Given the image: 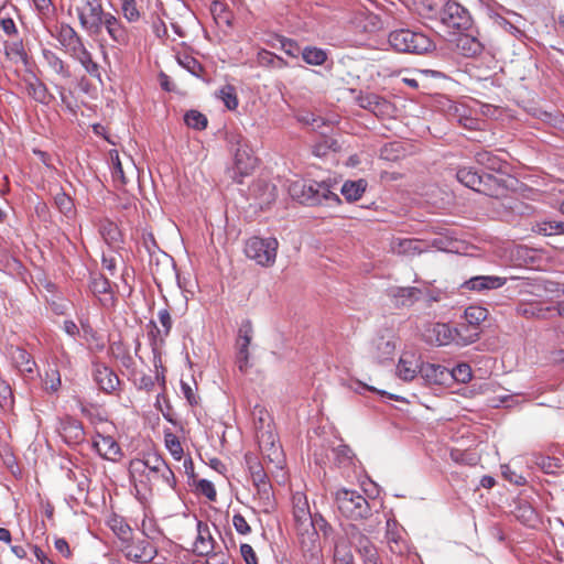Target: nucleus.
<instances>
[{"instance_id":"f257e3e1","label":"nucleus","mask_w":564,"mask_h":564,"mask_svg":"<svg viewBox=\"0 0 564 564\" xmlns=\"http://www.w3.org/2000/svg\"><path fill=\"white\" fill-rule=\"evenodd\" d=\"M130 478L138 492H152L154 489H173L176 479L167 463L156 454L132 459L129 464Z\"/></svg>"},{"instance_id":"f03ea898","label":"nucleus","mask_w":564,"mask_h":564,"mask_svg":"<svg viewBox=\"0 0 564 564\" xmlns=\"http://www.w3.org/2000/svg\"><path fill=\"white\" fill-rule=\"evenodd\" d=\"M291 197L301 204L319 205L338 199L325 182L294 181L289 185Z\"/></svg>"},{"instance_id":"7ed1b4c3","label":"nucleus","mask_w":564,"mask_h":564,"mask_svg":"<svg viewBox=\"0 0 564 564\" xmlns=\"http://www.w3.org/2000/svg\"><path fill=\"white\" fill-rule=\"evenodd\" d=\"M457 180L478 193L490 197H499L506 192L505 180L492 174H478L471 169L464 167L457 171Z\"/></svg>"},{"instance_id":"20e7f679","label":"nucleus","mask_w":564,"mask_h":564,"mask_svg":"<svg viewBox=\"0 0 564 564\" xmlns=\"http://www.w3.org/2000/svg\"><path fill=\"white\" fill-rule=\"evenodd\" d=\"M335 501L338 511L347 519L357 521L371 516L370 503L357 490L338 489L335 494Z\"/></svg>"},{"instance_id":"39448f33","label":"nucleus","mask_w":564,"mask_h":564,"mask_svg":"<svg viewBox=\"0 0 564 564\" xmlns=\"http://www.w3.org/2000/svg\"><path fill=\"white\" fill-rule=\"evenodd\" d=\"M230 142L234 147V166L231 169V178L241 184L245 176L252 173L257 165V158L252 154V150L247 139L241 134L231 137Z\"/></svg>"},{"instance_id":"423d86ee","label":"nucleus","mask_w":564,"mask_h":564,"mask_svg":"<svg viewBox=\"0 0 564 564\" xmlns=\"http://www.w3.org/2000/svg\"><path fill=\"white\" fill-rule=\"evenodd\" d=\"M390 45L398 52L423 54L433 48V42L423 33L409 29L392 31L389 34Z\"/></svg>"},{"instance_id":"0eeeda50","label":"nucleus","mask_w":564,"mask_h":564,"mask_svg":"<svg viewBox=\"0 0 564 564\" xmlns=\"http://www.w3.org/2000/svg\"><path fill=\"white\" fill-rule=\"evenodd\" d=\"M279 241L273 238L251 237L245 243L246 256L262 267L274 264Z\"/></svg>"},{"instance_id":"6e6552de","label":"nucleus","mask_w":564,"mask_h":564,"mask_svg":"<svg viewBox=\"0 0 564 564\" xmlns=\"http://www.w3.org/2000/svg\"><path fill=\"white\" fill-rule=\"evenodd\" d=\"M43 67L51 76L50 82L54 84L63 102H66V89L57 80H66L72 77L69 65L63 61L55 52L44 48L42 51Z\"/></svg>"},{"instance_id":"1a4fd4ad","label":"nucleus","mask_w":564,"mask_h":564,"mask_svg":"<svg viewBox=\"0 0 564 564\" xmlns=\"http://www.w3.org/2000/svg\"><path fill=\"white\" fill-rule=\"evenodd\" d=\"M441 23L453 32H463L470 28L471 18L469 12L459 3L448 1L440 12Z\"/></svg>"},{"instance_id":"9d476101","label":"nucleus","mask_w":564,"mask_h":564,"mask_svg":"<svg viewBox=\"0 0 564 564\" xmlns=\"http://www.w3.org/2000/svg\"><path fill=\"white\" fill-rule=\"evenodd\" d=\"M347 534L355 543L361 564H383L376 545L358 527L348 524Z\"/></svg>"},{"instance_id":"9b49d317","label":"nucleus","mask_w":564,"mask_h":564,"mask_svg":"<svg viewBox=\"0 0 564 564\" xmlns=\"http://www.w3.org/2000/svg\"><path fill=\"white\" fill-rule=\"evenodd\" d=\"M77 11L82 28L90 34H100V23L108 13L102 9L101 0H84Z\"/></svg>"},{"instance_id":"f8f14e48","label":"nucleus","mask_w":564,"mask_h":564,"mask_svg":"<svg viewBox=\"0 0 564 564\" xmlns=\"http://www.w3.org/2000/svg\"><path fill=\"white\" fill-rule=\"evenodd\" d=\"M459 335L458 328H452L445 323H429L424 326L422 336L423 339L434 346L448 345L455 340Z\"/></svg>"},{"instance_id":"ddd939ff","label":"nucleus","mask_w":564,"mask_h":564,"mask_svg":"<svg viewBox=\"0 0 564 564\" xmlns=\"http://www.w3.org/2000/svg\"><path fill=\"white\" fill-rule=\"evenodd\" d=\"M357 104L382 119L392 117L395 110L390 100L373 93H360L357 97Z\"/></svg>"},{"instance_id":"4468645a","label":"nucleus","mask_w":564,"mask_h":564,"mask_svg":"<svg viewBox=\"0 0 564 564\" xmlns=\"http://www.w3.org/2000/svg\"><path fill=\"white\" fill-rule=\"evenodd\" d=\"M293 516L297 527L299 534L302 535V545L306 544L304 532H308L312 527V513L306 496L301 492L293 495Z\"/></svg>"},{"instance_id":"2eb2a0df","label":"nucleus","mask_w":564,"mask_h":564,"mask_svg":"<svg viewBox=\"0 0 564 564\" xmlns=\"http://www.w3.org/2000/svg\"><path fill=\"white\" fill-rule=\"evenodd\" d=\"M395 352L394 337L390 333L380 334L370 344L369 355L376 362L392 360Z\"/></svg>"},{"instance_id":"dca6fc26","label":"nucleus","mask_w":564,"mask_h":564,"mask_svg":"<svg viewBox=\"0 0 564 564\" xmlns=\"http://www.w3.org/2000/svg\"><path fill=\"white\" fill-rule=\"evenodd\" d=\"M156 554V550L148 538L132 541L124 547V555L127 558L138 563H149Z\"/></svg>"},{"instance_id":"f3484780","label":"nucleus","mask_w":564,"mask_h":564,"mask_svg":"<svg viewBox=\"0 0 564 564\" xmlns=\"http://www.w3.org/2000/svg\"><path fill=\"white\" fill-rule=\"evenodd\" d=\"M112 163V178L117 187L126 186L135 176V165L130 158L122 162L118 152L110 154Z\"/></svg>"},{"instance_id":"a211bd4d","label":"nucleus","mask_w":564,"mask_h":564,"mask_svg":"<svg viewBox=\"0 0 564 564\" xmlns=\"http://www.w3.org/2000/svg\"><path fill=\"white\" fill-rule=\"evenodd\" d=\"M507 279L498 275H476L466 280L462 289L475 292H488L502 288Z\"/></svg>"},{"instance_id":"6ab92c4d","label":"nucleus","mask_w":564,"mask_h":564,"mask_svg":"<svg viewBox=\"0 0 564 564\" xmlns=\"http://www.w3.org/2000/svg\"><path fill=\"white\" fill-rule=\"evenodd\" d=\"M57 41L65 52L73 56L85 45L78 33L68 24H61L56 35Z\"/></svg>"},{"instance_id":"aec40b11","label":"nucleus","mask_w":564,"mask_h":564,"mask_svg":"<svg viewBox=\"0 0 564 564\" xmlns=\"http://www.w3.org/2000/svg\"><path fill=\"white\" fill-rule=\"evenodd\" d=\"M355 549L354 541L347 534V527L344 528V535L339 536L335 542L334 563L335 564H355L352 553Z\"/></svg>"},{"instance_id":"412c9836","label":"nucleus","mask_w":564,"mask_h":564,"mask_svg":"<svg viewBox=\"0 0 564 564\" xmlns=\"http://www.w3.org/2000/svg\"><path fill=\"white\" fill-rule=\"evenodd\" d=\"M247 463L249 464V470L251 474L252 482L258 490V494L265 498H270L271 485L269 484L268 476L260 463L256 459L252 460L247 456Z\"/></svg>"},{"instance_id":"4be33fe9","label":"nucleus","mask_w":564,"mask_h":564,"mask_svg":"<svg viewBox=\"0 0 564 564\" xmlns=\"http://www.w3.org/2000/svg\"><path fill=\"white\" fill-rule=\"evenodd\" d=\"M252 338V327L250 322H247L241 325L238 333L237 338V348H238V367L240 371H245L248 365L249 352L248 347L251 343Z\"/></svg>"},{"instance_id":"5701e85b","label":"nucleus","mask_w":564,"mask_h":564,"mask_svg":"<svg viewBox=\"0 0 564 564\" xmlns=\"http://www.w3.org/2000/svg\"><path fill=\"white\" fill-rule=\"evenodd\" d=\"M94 378L100 390L106 393L116 391L120 383L118 376L105 365L95 366Z\"/></svg>"},{"instance_id":"b1692460","label":"nucleus","mask_w":564,"mask_h":564,"mask_svg":"<svg viewBox=\"0 0 564 564\" xmlns=\"http://www.w3.org/2000/svg\"><path fill=\"white\" fill-rule=\"evenodd\" d=\"M102 28L106 29L107 33L115 43L123 45L128 42L129 35L127 29L122 25L119 19L110 12L107 13L105 19L100 23V31L102 30Z\"/></svg>"},{"instance_id":"393cba45","label":"nucleus","mask_w":564,"mask_h":564,"mask_svg":"<svg viewBox=\"0 0 564 564\" xmlns=\"http://www.w3.org/2000/svg\"><path fill=\"white\" fill-rule=\"evenodd\" d=\"M476 162L488 171L507 174L508 163L490 151L481 150L475 154Z\"/></svg>"},{"instance_id":"a878e982","label":"nucleus","mask_w":564,"mask_h":564,"mask_svg":"<svg viewBox=\"0 0 564 564\" xmlns=\"http://www.w3.org/2000/svg\"><path fill=\"white\" fill-rule=\"evenodd\" d=\"M94 447L105 459L115 462L121 455L120 446L111 436L98 435L94 441Z\"/></svg>"},{"instance_id":"bb28decb","label":"nucleus","mask_w":564,"mask_h":564,"mask_svg":"<svg viewBox=\"0 0 564 564\" xmlns=\"http://www.w3.org/2000/svg\"><path fill=\"white\" fill-rule=\"evenodd\" d=\"M456 47L466 57H474L482 52L481 43L476 37L463 32H459L456 39Z\"/></svg>"},{"instance_id":"cd10ccee","label":"nucleus","mask_w":564,"mask_h":564,"mask_svg":"<svg viewBox=\"0 0 564 564\" xmlns=\"http://www.w3.org/2000/svg\"><path fill=\"white\" fill-rule=\"evenodd\" d=\"M252 415L254 420H258L261 425H263L264 416L267 415V411L262 406H254ZM257 437L259 440V445L263 448L267 445H270V448L273 449V453L278 452V447L274 444V435L268 431H262V426L258 427Z\"/></svg>"},{"instance_id":"c85d7f7f","label":"nucleus","mask_w":564,"mask_h":564,"mask_svg":"<svg viewBox=\"0 0 564 564\" xmlns=\"http://www.w3.org/2000/svg\"><path fill=\"white\" fill-rule=\"evenodd\" d=\"M197 531L198 535L195 541L194 551L198 555H208L214 547V540L210 535L208 525L204 524L202 521H198Z\"/></svg>"},{"instance_id":"c756f323","label":"nucleus","mask_w":564,"mask_h":564,"mask_svg":"<svg viewBox=\"0 0 564 564\" xmlns=\"http://www.w3.org/2000/svg\"><path fill=\"white\" fill-rule=\"evenodd\" d=\"M551 312L552 307L538 302L520 303L517 306V313L525 318H546Z\"/></svg>"},{"instance_id":"7c9ffc66","label":"nucleus","mask_w":564,"mask_h":564,"mask_svg":"<svg viewBox=\"0 0 564 564\" xmlns=\"http://www.w3.org/2000/svg\"><path fill=\"white\" fill-rule=\"evenodd\" d=\"M26 93L35 101L44 105L50 104L54 99V96L48 93L46 85L39 79L26 84Z\"/></svg>"},{"instance_id":"2f4dec72","label":"nucleus","mask_w":564,"mask_h":564,"mask_svg":"<svg viewBox=\"0 0 564 564\" xmlns=\"http://www.w3.org/2000/svg\"><path fill=\"white\" fill-rule=\"evenodd\" d=\"M61 433L63 437L68 442L77 443L84 437V430L79 421L74 419H67L62 423Z\"/></svg>"},{"instance_id":"473e14b6","label":"nucleus","mask_w":564,"mask_h":564,"mask_svg":"<svg viewBox=\"0 0 564 564\" xmlns=\"http://www.w3.org/2000/svg\"><path fill=\"white\" fill-rule=\"evenodd\" d=\"M417 365L412 355L403 354L398 364V376L404 381H411L416 377Z\"/></svg>"},{"instance_id":"72a5a7b5","label":"nucleus","mask_w":564,"mask_h":564,"mask_svg":"<svg viewBox=\"0 0 564 564\" xmlns=\"http://www.w3.org/2000/svg\"><path fill=\"white\" fill-rule=\"evenodd\" d=\"M366 187L367 182L365 180L347 181L341 187V194L347 200L355 202L362 196Z\"/></svg>"},{"instance_id":"f704fd0d","label":"nucleus","mask_w":564,"mask_h":564,"mask_svg":"<svg viewBox=\"0 0 564 564\" xmlns=\"http://www.w3.org/2000/svg\"><path fill=\"white\" fill-rule=\"evenodd\" d=\"M330 525L327 521L319 514L312 516V527H310L308 532H304V535H307L308 542L312 546H315V542L318 538V531H322L325 535L330 531Z\"/></svg>"},{"instance_id":"c9c22d12","label":"nucleus","mask_w":564,"mask_h":564,"mask_svg":"<svg viewBox=\"0 0 564 564\" xmlns=\"http://www.w3.org/2000/svg\"><path fill=\"white\" fill-rule=\"evenodd\" d=\"M305 63L313 66H321L327 61V52L316 46H306L301 52Z\"/></svg>"},{"instance_id":"e433bc0d","label":"nucleus","mask_w":564,"mask_h":564,"mask_svg":"<svg viewBox=\"0 0 564 564\" xmlns=\"http://www.w3.org/2000/svg\"><path fill=\"white\" fill-rule=\"evenodd\" d=\"M72 57L77 59L89 75L94 77L100 76L98 64L94 62L91 54L85 46L75 53Z\"/></svg>"},{"instance_id":"4c0bfd02","label":"nucleus","mask_w":564,"mask_h":564,"mask_svg":"<svg viewBox=\"0 0 564 564\" xmlns=\"http://www.w3.org/2000/svg\"><path fill=\"white\" fill-rule=\"evenodd\" d=\"M423 377L434 383H443L446 379V368L440 365L426 364L419 370Z\"/></svg>"},{"instance_id":"58836bf2","label":"nucleus","mask_w":564,"mask_h":564,"mask_svg":"<svg viewBox=\"0 0 564 564\" xmlns=\"http://www.w3.org/2000/svg\"><path fill=\"white\" fill-rule=\"evenodd\" d=\"M446 376H449L455 381L466 383L471 379V368L468 364L462 362L456 365L452 370L446 369Z\"/></svg>"},{"instance_id":"ea45409f","label":"nucleus","mask_w":564,"mask_h":564,"mask_svg":"<svg viewBox=\"0 0 564 564\" xmlns=\"http://www.w3.org/2000/svg\"><path fill=\"white\" fill-rule=\"evenodd\" d=\"M421 291L416 288H398L393 296L401 300L402 305H411L419 300Z\"/></svg>"},{"instance_id":"a19ab883","label":"nucleus","mask_w":564,"mask_h":564,"mask_svg":"<svg viewBox=\"0 0 564 564\" xmlns=\"http://www.w3.org/2000/svg\"><path fill=\"white\" fill-rule=\"evenodd\" d=\"M404 153V149L400 142H390L380 149V158L387 161H397Z\"/></svg>"},{"instance_id":"79ce46f5","label":"nucleus","mask_w":564,"mask_h":564,"mask_svg":"<svg viewBox=\"0 0 564 564\" xmlns=\"http://www.w3.org/2000/svg\"><path fill=\"white\" fill-rule=\"evenodd\" d=\"M217 96L224 101L229 110H235L238 107V98L236 88L232 85H225L221 87Z\"/></svg>"},{"instance_id":"37998d69","label":"nucleus","mask_w":564,"mask_h":564,"mask_svg":"<svg viewBox=\"0 0 564 564\" xmlns=\"http://www.w3.org/2000/svg\"><path fill=\"white\" fill-rule=\"evenodd\" d=\"M185 123L193 129L203 130L207 127L208 120L205 115L197 110H189L184 116Z\"/></svg>"},{"instance_id":"c03bdc74","label":"nucleus","mask_w":564,"mask_h":564,"mask_svg":"<svg viewBox=\"0 0 564 564\" xmlns=\"http://www.w3.org/2000/svg\"><path fill=\"white\" fill-rule=\"evenodd\" d=\"M488 311L480 306H469L465 310V318L469 325L477 326L486 321Z\"/></svg>"},{"instance_id":"a18cd8bd","label":"nucleus","mask_w":564,"mask_h":564,"mask_svg":"<svg viewBox=\"0 0 564 564\" xmlns=\"http://www.w3.org/2000/svg\"><path fill=\"white\" fill-rule=\"evenodd\" d=\"M113 356L121 362L126 368H130L134 365L133 358L130 352L123 348L121 343H113L111 345Z\"/></svg>"},{"instance_id":"49530a36","label":"nucleus","mask_w":564,"mask_h":564,"mask_svg":"<svg viewBox=\"0 0 564 564\" xmlns=\"http://www.w3.org/2000/svg\"><path fill=\"white\" fill-rule=\"evenodd\" d=\"M90 290L94 294H107L110 292V282L102 274L93 276L90 281Z\"/></svg>"},{"instance_id":"de8ad7c7","label":"nucleus","mask_w":564,"mask_h":564,"mask_svg":"<svg viewBox=\"0 0 564 564\" xmlns=\"http://www.w3.org/2000/svg\"><path fill=\"white\" fill-rule=\"evenodd\" d=\"M149 338L151 347H162L164 345L165 338L169 335H164V332L161 330L154 321L149 323Z\"/></svg>"},{"instance_id":"09e8293b","label":"nucleus","mask_w":564,"mask_h":564,"mask_svg":"<svg viewBox=\"0 0 564 564\" xmlns=\"http://www.w3.org/2000/svg\"><path fill=\"white\" fill-rule=\"evenodd\" d=\"M165 446L171 455L180 460L183 456V447L178 438L173 433L165 434Z\"/></svg>"},{"instance_id":"8fccbe9b","label":"nucleus","mask_w":564,"mask_h":564,"mask_svg":"<svg viewBox=\"0 0 564 564\" xmlns=\"http://www.w3.org/2000/svg\"><path fill=\"white\" fill-rule=\"evenodd\" d=\"M100 234L105 238V240L109 243L116 242L119 237L118 227L111 221H105L100 225Z\"/></svg>"},{"instance_id":"3c124183","label":"nucleus","mask_w":564,"mask_h":564,"mask_svg":"<svg viewBox=\"0 0 564 564\" xmlns=\"http://www.w3.org/2000/svg\"><path fill=\"white\" fill-rule=\"evenodd\" d=\"M121 9L124 18L129 22H135L140 19V12L135 0H123Z\"/></svg>"},{"instance_id":"603ef678","label":"nucleus","mask_w":564,"mask_h":564,"mask_svg":"<svg viewBox=\"0 0 564 564\" xmlns=\"http://www.w3.org/2000/svg\"><path fill=\"white\" fill-rule=\"evenodd\" d=\"M153 352V366L156 371V379L162 381V384L165 383V377H164V367L162 364V347H151Z\"/></svg>"},{"instance_id":"864d4df0","label":"nucleus","mask_w":564,"mask_h":564,"mask_svg":"<svg viewBox=\"0 0 564 564\" xmlns=\"http://www.w3.org/2000/svg\"><path fill=\"white\" fill-rule=\"evenodd\" d=\"M178 62L191 74H193L197 77H200V74L203 72V66L197 59H195L192 56L186 55L183 58H180Z\"/></svg>"},{"instance_id":"5fc2aeb1","label":"nucleus","mask_w":564,"mask_h":564,"mask_svg":"<svg viewBox=\"0 0 564 564\" xmlns=\"http://www.w3.org/2000/svg\"><path fill=\"white\" fill-rule=\"evenodd\" d=\"M17 355L14 356V360L20 368L21 371L32 372L33 361L30 360V357L25 350L18 349Z\"/></svg>"},{"instance_id":"6e6d98bb","label":"nucleus","mask_w":564,"mask_h":564,"mask_svg":"<svg viewBox=\"0 0 564 564\" xmlns=\"http://www.w3.org/2000/svg\"><path fill=\"white\" fill-rule=\"evenodd\" d=\"M420 243L414 239H403L399 242V253L415 254L421 253Z\"/></svg>"},{"instance_id":"4d7b16f0","label":"nucleus","mask_w":564,"mask_h":564,"mask_svg":"<svg viewBox=\"0 0 564 564\" xmlns=\"http://www.w3.org/2000/svg\"><path fill=\"white\" fill-rule=\"evenodd\" d=\"M516 517L524 524L531 525L535 520V511L530 506H519L516 512Z\"/></svg>"},{"instance_id":"13d9d810","label":"nucleus","mask_w":564,"mask_h":564,"mask_svg":"<svg viewBox=\"0 0 564 564\" xmlns=\"http://www.w3.org/2000/svg\"><path fill=\"white\" fill-rule=\"evenodd\" d=\"M197 490L212 501H214L216 499V496H217L216 489H215L214 485L207 479H200L198 481Z\"/></svg>"},{"instance_id":"bf43d9fd","label":"nucleus","mask_w":564,"mask_h":564,"mask_svg":"<svg viewBox=\"0 0 564 564\" xmlns=\"http://www.w3.org/2000/svg\"><path fill=\"white\" fill-rule=\"evenodd\" d=\"M55 204L59 208V210L64 214H68L73 210V202L68 195L65 193H58L55 196Z\"/></svg>"},{"instance_id":"052dcab7","label":"nucleus","mask_w":564,"mask_h":564,"mask_svg":"<svg viewBox=\"0 0 564 564\" xmlns=\"http://www.w3.org/2000/svg\"><path fill=\"white\" fill-rule=\"evenodd\" d=\"M281 42V48L290 56L292 57H297L299 54H301V48L299 46V44L293 41V40H290V39H281L280 40Z\"/></svg>"},{"instance_id":"680f3d73","label":"nucleus","mask_w":564,"mask_h":564,"mask_svg":"<svg viewBox=\"0 0 564 564\" xmlns=\"http://www.w3.org/2000/svg\"><path fill=\"white\" fill-rule=\"evenodd\" d=\"M274 53L261 50L257 54V63L261 67L273 68L274 65Z\"/></svg>"},{"instance_id":"e2e57ef3","label":"nucleus","mask_w":564,"mask_h":564,"mask_svg":"<svg viewBox=\"0 0 564 564\" xmlns=\"http://www.w3.org/2000/svg\"><path fill=\"white\" fill-rule=\"evenodd\" d=\"M232 524H234L236 531L240 534L245 535V534H249L251 532L250 525L248 524L245 517L241 516L240 513H237L234 516Z\"/></svg>"},{"instance_id":"0e129e2a","label":"nucleus","mask_w":564,"mask_h":564,"mask_svg":"<svg viewBox=\"0 0 564 564\" xmlns=\"http://www.w3.org/2000/svg\"><path fill=\"white\" fill-rule=\"evenodd\" d=\"M501 469L503 477L510 482H513L516 485H523L525 482L524 477L513 471L509 465H502Z\"/></svg>"},{"instance_id":"69168bd1","label":"nucleus","mask_w":564,"mask_h":564,"mask_svg":"<svg viewBox=\"0 0 564 564\" xmlns=\"http://www.w3.org/2000/svg\"><path fill=\"white\" fill-rule=\"evenodd\" d=\"M158 318L160 324L163 327L164 335H169L172 328V317L167 310H160L158 313Z\"/></svg>"},{"instance_id":"338daca9","label":"nucleus","mask_w":564,"mask_h":564,"mask_svg":"<svg viewBox=\"0 0 564 564\" xmlns=\"http://www.w3.org/2000/svg\"><path fill=\"white\" fill-rule=\"evenodd\" d=\"M12 391L9 384L0 382V406L6 408L11 404Z\"/></svg>"},{"instance_id":"774afa93","label":"nucleus","mask_w":564,"mask_h":564,"mask_svg":"<svg viewBox=\"0 0 564 564\" xmlns=\"http://www.w3.org/2000/svg\"><path fill=\"white\" fill-rule=\"evenodd\" d=\"M240 553L247 564H258L257 555L251 545L246 543L241 544Z\"/></svg>"}]
</instances>
